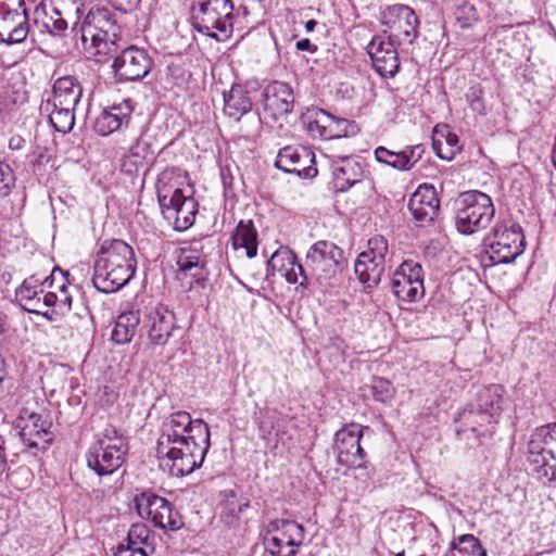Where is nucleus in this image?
Returning <instances> with one entry per match:
<instances>
[{"label": "nucleus", "instance_id": "obj_28", "mask_svg": "<svg viewBox=\"0 0 556 556\" xmlns=\"http://www.w3.org/2000/svg\"><path fill=\"white\" fill-rule=\"evenodd\" d=\"M263 106L274 118L289 114L293 110L294 96L291 87L282 81H274L263 91Z\"/></svg>", "mask_w": 556, "mask_h": 556}, {"label": "nucleus", "instance_id": "obj_3", "mask_svg": "<svg viewBox=\"0 0 556 556\" xmlns=\"http://www.w3.org/2000/svg\"><path fill=\"white\" fill-rule=\"evenodd\" d=\"M180 177V168L168 167L159 174L155 184L162 213L167 220L173 222L177 231L191 227L198 213V202L191 194L185 195L179 188Z\"/></svg>", "mask_w": 556, "mask_h": 556}, {"label": "nucleus", "instance_id": "obj_26", "mask_svg": "<svg viewBox=\"0 0 556 556\" xmlns=\"http://www.w3.org/2000/svg\"><path fill=\"white\" fill-rule=\"evenodd\" d=\"M352 124L346 118H339L325 110H318L307 123V131L313 138L330 140L346 137Z\"/></svg>", "mask_w": 556, "mask_h": 556}, {"label": "nucleus", "instance_id": "obj_20", "mask_svg": "<svg viewBox=\"0 0 556 556\" xmlns=\"http://www.w3.org/2000/svg\"><path fill=\"white\" fill-rule=\"evenodd\" d=\"M207 237L184 242L177 256V276L180 280L191 278L197 281L204 277L206 254L204 253Z\"/></svg>", "mask_w": 556, "mask_h": 556}, {"label": "nucleus", "instance_id": "obj_13", "mask_svg": "<svg viewBox=\"0 0 556 556\" xmlns=\"http://www.w3.org/2000/svg\"><path fill=\"white\" fill-rule=\"evenodd\" d=\"M363 429L361 425L352 422L338 430L334 435V450L338 464L349 468L365 469L366 478L369 480L374 468L368 470V463L365 460L366 453L359 444Z\"/></svg>", "mask_w": 556, "mask_h": 556}, {"label": "nucleus", "instance_id": "obj_21", "mask_svg": "<svg viewBox=\"0 0 556 556\" xmlns=\"http://www.w3.org/2000/svg\"><path fill=\"white\" fill-rule=\"evenodd\" d=\"M366 50L375 71L381 77H395L400 70V58L394 40L383 38L382 36H374Z\"/></svg>", "mask_w": 556, "mask_h": 556}, {"label": "nucleus", "instance_id": "obj_41", "mask_svg": "<svg viewBox=\"0 0 556 556\" xmlns=\"http://www.w3.org/2000/svg\"><path fill=\"white\" fill-rule=\"evenodd\" d=\"M375 157L379 163L386 164L397 170H410L409 159H406L404 151L395 152L386 147H378L375 150Z\"/></svg>", "mask_w": 556, "mask_h": 556}, {"label": "nucleus", "instance_id": "obj_19", "mask_svg": "<svg viewBox=\"0 0 556 556\" xmlns=\"http://www.w3.org/2000/svg\"><path fill=\"white\" fill-rule=\"evenodd\" d=\"M84 11L83 0H53L51 13L47 15L43 25L52 35H62L68 26H72V30L77 36Z\"/></svg>", "mask_w": 556, "mask_h": 556}, {"label": "nucleus", "instance_id": "obj_58", "mask_svg": "<svg viewBox=\"0 0 556 556\" xmlns=\"http://www.w3.org/2000/svg\"><path fill=\"white\" fill-rule=\"evenodd\" d=\"M5 378L4 359L0 356V391L2 390V382Z\"/></svg>", "mask_w": 556, "mask_h": 556}, {"label": "nucleus", "instance_id": "obj_48", "mask_svg": "<svg viewBox=\"0 0 556 556\" xmlns=\"http://www.w3.org/2000/svg\"><path fill=\"white\" fill-rule=\"evenodd\" d=\"M466 100L473 112L480 115H486V106L483 101V88L480 84L473 85L468 89Z\"/></svg>", "mask_w": 556, "mask_h": 556}, {"label": "nucleus", "instance_id": "obj_43", "mask_svg": "<svg viewBox=\"0 0 556 556\" xmlns=\"http://www.w3.org/2000/svg\"><path fill=\"white\" fill-rule=\"evenodd\" d=\"M389 247L388 241L384 237L377 235L368 240V249L363 251L358 256L363 258H369L374 263H380L387 265V255Z\"/></svg>", "mask_w": 556, "mask_h": 556}, {"label": "nucleus", "instance_id": "obj_22", "mask_svg": "<svg viewBox=\"0 0 556 556\" xmlns=\"http://www.w3.org/2000/svg\"><path fill=\"white\" fill-rule=\"evenodd\" d=\"M112 67L121 80H139L151 71L152 60L143 49L130 47L115 58Z\"/></svg>", "mask_w": 556, "mask_h": 556}, {"label": "nucleus", "instance_id": "obj_51", "mask_svg": "<svg viewBox=\"0 0 556 556\" xmlns=\"http://www.w3.org/2000/svg\"><path fill=\"white\" fill-rule=\"evenodd\" d=\"M39 304L40 312L38 314L50 320L53 319L52 315L54 313H51V309H56V294L54 292H43L39 295Z\"/></svg>", "mask_w": 556, "mask_h": 556}, {"label": "nucleus", "instance_id": "obj_29", "mask_svg": "<svg viewBox=\"0 0 556 556\" xmlns=\"http://www.w3.org/2000/svg\"><path fill=\"white\" fill-rule=\"evenodd\" d=\"M83 96V87L76 77L67 75L58 78L53 86L51 97L43 104V110L51 106L64 105L76 108Z\"/></svg>", "mask_w": 556, "mask_h": 556}, {"label": "nucleus", "instance_id": "obj_59", "mask_svg": "<svg viewBox=\"0 0 556 556\" xmlns=\"http://www.w3.org/2000/svg\"><path fill=\"white\" fill-rule=\"evenodd\" d=\"M317 25V22L315 20H309L305 23V29L306 31H313Z\"/></svg>", "mask_w": 556, "mask_h": 556}, {"label": "nucleus", "instance_id": "obj_56", "mask_svg": "<svg viewBox=\"0 0 556 556\" xmlns=\"http://www.w3.org/2000/svg\"><path fill=\"white\" fill-rule=\"evenodd\" d=\"M295 46H296V49L300 51L316 52V50H317V47L313 46L311 40L307 38L299 40Z\"/></svg>", "mask_w": 556, "mask_h": 556}, {"label": "nucleus", "instance_id": "obj_60", "mask_svg": "<svg viewBox=\"0 0 556 556\" xmlns=\"http://www.w3.org/2000/svg\"><path fill=\"white\" fill-rule=\"evenodd\" d=\"M396 556H405V553L401 552V553L396 554Z\"/></svg>", "mask_w": 556, "mask_h": 556}, {"label": "nucleus", "instance_id": "obj_23", "mask_svg": "<svg viewBox=\"0 0 556 556\" xmlns=\"http://www.w3.org/2000/svg\"><path fill=\"white\" fill-rule=\"evenodd\" d=\"M408 208L415 224L419 227L430 225L437 217L440 208V199L432 185H420L410 195Z\"/></svg>", "mask_w": 556, "mask_h": 556}, {"label": "nucleus", "instance_id": "obj_7", "mask_svg": "<svg viewBox=\"0 0 556 556\" xmlns=\"http://www.w3.org/2000/svg\"><path fill=\"white\" fill-rule=\"evenodd\" d=\"M486 266L514 262L525 250L526 240L520 225L513 219L497 220L484 238Z\"/></svg>", "mask_w": 556, "mask_h": 556}, {"label": "nucleus", "instance_id": "obj_31", "mask_svg": "<svg viewBox=\"0 0 556 556\" xmlns=\"http://www.w3.org/2000/svg\"><path fill=\"white\" fill-rule=\"evenodd\" d=\"M332 185L337 192H345L363 178V168L353 157H340L331 164Z\"/></svg>", "mask_w": 556, "mask_h": 556}, {"label": "nucleus", "instance_id": "obj_39", "mask_svg": "<svg viewBox=\"0 0 556 556\" xmlns=\"http://www.w3.org/2000/svg\"><path fill=\"white\" fill-rule=\"evenodd\" d=\"M445 556H486V552L476 536L464 534L452 541L451 549Z\"/></svg>", "mask_w": 556, "mask_h": 556}, {"label": "nucleus", "instance_id": "obj_40", "mask_svg": "<svg viewBox=\"0 0 556 556\" xmlns=\"http://www.w3.org/2000/svg\"><path fill=\"white\" fill-rule=\"evenodd\" d=\"M48 112L49 122L52 127L62 134H68L75 125V108L72 106H51Z\"/></svg>", "mask_w": 556, "mask_h": 556}, {"label": "nucleus", "instance_id": "obj_4", "mask_svg": "<svg viewBox=\"0 0 556 556\" xmlns=\"http://www.w3.org/2000/svg\"><path fill=\"white\" fill-rule=\"evenodd\" d=\"M194 435L187 437L180 444H168L162 448L156 443V456L168 468L170 476L184 477L200 468L210 448L211 433L208 426L195 427Z\"/></svg>", "mask_w": 556, "mask_h": 556}, {"label": "nucleus", "instance_id": "obj_18", "mask_svg": "<svg viewBox=\"0 0 556 556\" xmlns=\"http://www.w3.org/2000/svg\"><path fill=\"white\" fill-rule=\"evenodd\" d=\"M275 166L304 179H312L318 174L315 153L305 146H287L280 149Z\"/></svg>", "mask_w": 556, "mask_h": 556}, {"label": "nucleus", "instance_id": "obj_2", "mask_svg": "<svg viewBox=\"0 0 556 556\" xmlns=\"http://www.w3.org/2000/svg\"><path fill=\"white\" fill-rule=\"evenodd\" d=\"M137 260L132 248L123 240H104L97 253L92 283L102 293H113L134 277Z\"/></svg>", "mask_w": 556, "mask_h": 556}, {"label": "nucleus", "instance_id": "obj_57", "mask_svg": "<svg viewBox=\"0 0 556 556\" xmlns=\"http://www.w3.org/2000/svg\"><path fill=\"white\" fill-rule=\"evenodd\" d=\"M24 143V139L22 137H12L9 142V147L11 149L17 150L21 149Z\"/></svg>", "mask_w": 556, "mask_h": 556}, {"label": "nucleus", "instance_id": "obj_32", "mask_svg": "<svg viewBox=\"0 0 556 556\" xmlns=\"http://www.w3.org/2000/svg\"><path fill=\"white\" fill-rule=\"evenodd\" d=\"M54 271L55 269H53L50 277L43 279L39 278L37 275H31L24 279L22 285L15 290V298L24 311L29 313L40 312L39 295L43 293L41 287L49 281L50 286L52 285Z\"/></svg>", "mask_w": 556, "mask_h": 556}, {"label": "nucleus", "instance_id": "obj_47", "mask_svg": "<svg viewBox=\"0 0 556 556\" xmlns=\"http://www.w3.org/2000/svg\"><path fill=\"white\" fill-rule=\"evenodd\" d=\"M152 154L151 144L141 137L137 138L135 143L129 148V157L132 159V163L136 166L142 165L143 162Z\"/></svg>", "mask_w": 556, "mask_h": 556}, {"label": "nucleus", "instance_id": "obj_53", "mask_svg": "<svg viewBox=\"0 0 556 556\" xmlns=\"http://www.w3.org/2000/svg\"><path fill=\"white\" fill-rule=\"evenodd\" d=\"M403 151L406 154V159H409L412 169L415 164L421 160L425 153V147L422 144L407 146Z\"/></svg>", "mask_w": 556, "mask_h": 556}, {"label": "nucleus", "instance_id": "obj_11", "mask_svg": "<svg viewBox=\"0 0 556 556\" xmlns=\"http://www.w3.org/2000/svg\"><path fill=\"white\" fill-rule=\"evenodd\" d=\"M379 22L386 27L384 34L399 45H413L419 36V18L415 11L402 3L387 5L381 9Z\"/></svg>", "mask_w": 556, "mask_h": 556}, {"label": "nucleus", "instance_id": "obj_9", "mask_svg": "<svg viewBox=\"0 0 556 556\" xmlns=\"http://www.w3.org/2000/svg\"><path fill=\"white\" fill-rule=\"evenodd\" d=\"M495 207L490 195L478 190L460 193L456 200L455 226L462 235H473L491 224Z\"/></svg>", "mask_w": 556, "mask_h": 556}, {"label": "nucleus", "instance_id": "obj_33", "mask_svg": "<svg viewBox=\"0 0 556 556\" xmlns=\"http://www.w3.org/2000/svg\"><path fill=\"white\" fill-rule=\"evenodd\" d=\"M248 509H250L248 497L237 494L233 490H225L220 493V520L227 527H238Z\"/></svg>", "mask_w": 556, "mask_h": 556}, {"label": "nucleus", "instance_id": "obj_36", "mask_svg": "<svg viewBox=\"0 0 556 556\" xmlns=\"http://www.w3.org/2000/svg\"><path fill=\"white\" fill-rule=\"evenodd\" d=\"M235 250L244 249L249 258L257 254V232L252 220H240L231 236Z\"/></svg>", "mask_w": 556, "mask_h": 556}, {"label": "nucleus", "instance_id": "obj_12", "mask_svg": "<svg viewBox=\"0 0 556 556\" xmlns=\"http://www.w3.org/2000/svg\"><path fill=\"white\" fill-rule=\"evenodd\" d=\"M303 540L302 525L288 519H273L266 525L263 544L271 556H294Z\"/></svg>", "mask_w": 556, "mask_h": 556}, {"label": "nucleus", "instance_id": "obj_38", "mask_svg": "<svg viewBox=\"0 0 556 556\" xmlns=\"http://www.w3.org/2000/svg\"><path fill=\"white\" fill-rule=\"evenodd\" d=\"M384 264L374 263V261L369 258H363L361 256L357 257L354 266V270L358 280L365 288H374L376 287L386 270Z\"/></svg>", "mask_w": 556, "mask_h": 556}, {"label": "nucleus", "instance_id": "obj_24", "mask_svg": "<svg viewBox=\"0 0 556 556\" xmlns=\"http://www.w3.org/2000/svg\"><path fill=\"white\" fill-rule=\"evenodd\" d=\"M200 426H207L202 419H192L190 414L185 410H179L170 414L164 419L161 427V434L156 443H162V448L168 444H180L189 435H194V428Z\"/></svg>", "mask_w": 556, "mask_h": 556}, {"label": "nucleus", "instance_id": "obj_17", "mask_svg": "<svg viewBox=\"0 0 556 556\" xmlns=\"http://www.w3.org/2000/svg\"><path fill=\"white\" fill-rule=\"evenodd\" d=\"M392 290L404 302L414 303L425 295L424 269L413 260L404 261L393 273Z\"/></svg>", "mask_w": 556, "mask_h": 556}, {"label": "nucleus", "instance_id": "obj_6", "mask_svg": "<svg viewBox=\"0 0 556 556\" xmlns=\"http://www.w3.org/2000/svg\"><path fill=\"white\" fill-rule=\"evenodd\" d=\"M128 452L127 440L116 427L109 425L94 435L87 453V466L98 476L115 472L125 462Z\"/></svg>", "mask_w": 556, "mask_h": 556}, {"label": "nucleus", "instance_id": "obj_10", "mask_svg": "<svg viewBox=\"0 0 556 556\" xmlns=\"http://www.w3.org/2000/svg\"><path fill=\"white\" fill-rule=\"evenodd\" d=\"M528 462L540 479L556 486V424L542 426L531 434Z\"/></svg>", "mask_w": 556, "mask_h": 556}, {"label": "nucleus", "instance_id": "obj_55", "mask_svg": "<svg viewBox=\"0 0 556 556\" xmlns=\"http://www.w3.org/2000/svg\"><path fill=\"white\" fill-rule=\"evenodd\" d=\"M115 556H148L142 547L126 546L117 551Z\"/></svg>", "mask_w": 556, "mask_h": 556}, {"label": "nucleus", "instance_id": "obj_16", "mask_svg": "<svg viewBox=\"0 0 556 556\" xmlns=\"http://www.w3.org/2000/svg\"><path fill=\"white\" fill-rule=\"evenodd\" d=\"M141 326L154 345H165L178 328L175 313L161 303H151L141 308Z\"/></svg>", "mask_w": 556, "mask_h": 556}, {"label": "nucleus", "instance_id": "obj_44", "mask_svg": "<svg viewBox=\"0 0 556 556\" xmlns=\"http://www.w3.org/2000/svg\"><path fill=\"white\" fill-rule=\"evenodd\" d=\"M279 412L275 408H264L258 416V430L262 439L267 440L276 429L279 421Z\"/></svg>", "mask_w": 556, "mask_h": 556}, {"label": "nucleus", "instance_id": "obj_8", "mask_svg": "<svg viewBox=\"0 0 556 556\" xmlns=\"http://www.w3.org/2000/svg\"><path fill=\"white\" fill-rule=\"evenodd\" d=\"M233 10L231 0H204L192 7V26L199 33L224 42L233 33Z\"/></svg>", "mask_w": 556, "mask_h": 556}, {"label": "nucleus", "instance_id": "obj_14", "mask_svg": "<svg viewBox=\"0 0 556 556\" xmlns=\"http://www.w3.org/2000/svg\"><path fill=\"white\" fill-rule=\"evenodd\" d=\"M135 506L141 518L150 520L160 529L175 531L182 526L180 515L172 504L150 490L135 496Z\"/></svg>", "mask_w": 556, "mask_h": 556}, {"label": "nucleus", "instance_id": "obj_54", "mask_svg": "<svg viewBox=\"0 0 556 556\" xmlns=\"http://www.w3.org/2000/svg\"><path fill=\"white\" fill-rule=\"evenodd\" d=\"M108 1L112 4V7L115 10H118L123 13H130L139 7L141 0H108Z\"/></svg>", "mask_w": 556, "mask_h": 556}, {"label": "nucleus", "instance_id": "obj_30", "mask_svg": "<svg viewBox=\"0 0 556 556\" xmlns=\"http://www.w3.org/2000/svg\"><path fill=\"white\" fill-rule=\"evenodd\" d=\"M498 416L468 405L459 413L463 432L470 431L476 438L491 435L497 424Z\"/></svg>", "mask_w": 556, "mask_h": 556}, {"label": "nucleus", "instance_id": "obj_45", "mask_svg": "<svg viewBox=\"0 0 556 556\" xmlns=\"http://www.w3.org/2000/svg\"><path fill=\"white\" fill-rule=\"evenodd\" d=\"M370 389L374 399L381 403L390 401L394 395L392 383L384 378H374Z\"/></svg>", "mask_w": 556, "mask_h": 556}, {"label": "nucleus", "instance_id": "obj_50", "mask_svg": "<svg viewBox=\"0 0 556 556\" xmlns=\"http://www.w3.org/2000/svg\"><path fill=\"white\" fill-rule=\"evenodd\" d=\"M59 292L60 293L56 294V309H51V313L65 315L71 311L72 296L64 283L59 287Z\"/></svg>", "mask_w": 556, "mask_h": 556}, {"label": "nucleus", "instance_id": "obj_1", "mask_svg": "<svg viewBox=\"0 0 556 556\" xmlns=\"http://www.w3.org/2000/svg\"><path fill=\"white\" fill-rule=\"evenodd\" d=\"M267 264L273 270L285 271L290 283H296L299 277H302L299 285L307 288L312 279H315L320 286L328 282L343 270L346 261L342 249L336 243L319 240L307 251L305 266L296 262V257L291 251L275 252Z\"/></svg>", "mask_w": 556, "mask_h": 556}, {"label": "nucleus", "instance_id": "obj_5", "mask_svg": "<svg viewBox=\"0 0 556 556\" xmlns=\"http://www.w3.org/2000/svg\"><path fill=\"white\" fill-rule=\"evenodd\" d=\"M83 50L92 56H104L112 52L121 33L115 13L106 8L92 7L78 28Z\"/></svg>", "mask_w": 556, "mask_h": 556}, {"label": "nucleus", "instance_id": "obj_34", "mask_svg": "<svg viewBox=\"0 0 556 556\" xmlns=\"http://www.w3.org/2000/svg\"><path fill=\"white\" fill-rule=\"evenodd\" d=\"M224 112L235 121L240 118L252 110L253 101L249 91L240 84H233L228 91L223 92Z\"/></svg>", "mask_w": 556, "mask_h": 556}, {"label": "nucleus", "instance_id": "obj_52", "mask_svg": "<svg viewBox=\"0 0 556 556\" xmlns=\"http://www.w3.org/2000/svg\"><path fill=\"white\" fill-rule=\"evenodd\" d=\"M149 538V530L143 525H132L127 535V546L139 547V543H144Z\"/></svg>", "mask_w": 556, "mask_h": 556}, {"label": "nucleus", "instance_id": "obj_35", "mask_svg": "<svg viewBox=\"0 0 556 556\" xmlns=\"http://www.w3.org/2000/svg\"><path fill=\"white\" fill-rule=\"evenodd\" d=\"M141 325V308L121 313L112 330V340L117 344L128 343Z\"/></svg>", "mask_w": 556, "mask_h": 556}, {"label": "nucleus", "instance_id": "obj_25", "mask_svg": "<svg viewBox=\"0 0 556 556\" xmlns=\"http://www.w3.org/2000/svg\"><path fill=\"white\" fill-rule=\"evenodd\" d=\"M134 111L132 101L124 99L119 103H114L104 109L94 122V131L100 136H109L123 126H128Z\"/></svg>", "mask_w": 556, "mask_h": 556}, {"label": "nucleus", "instance_id": "obj_42", "mask_svg": "<svg viewBox=\"0 0 556 556\" xmlns=\"http://www.w3.org/2000/svg\"><path fill=\"white\" fill-rule=\"evenodd\" d=\"M432 147L440 159L447 161L452 160L462 149L457 136L451 132L442 138L433 137Z\"/></svg>", "mask_w": 556, "mask_h": 556}, {"label": "nucleus", "instance_id": "obj_49", "mask_svg": "<svg viewBox=\"0 0 556 556\" xmlns=\"http://www.w3.org/2000/svg\"><path fill=\"white\" fill-rule=\"evenodd\" d=\"M15 177L12 168L0 162V198L7 197L14 187Z\"/></svg>", "mask_w": 556, "mask_h": 556}, {"label": "nucleus", "instance_id": "obj_15", "mask_svg": "<svg viewBox=\"0 0 556 556\" xmlns=\"http://www.w3.org/2000/svg\"><path fill=\"white\" fill-rule=\"evenodd\" d=\"M28 34L24 0H0V42L20 43Z\"/></svg>", "mask_w": 556, "mask_h": 556}, {"label": "nucleus", "instance_id": "obj_46", "mask_svg": "<svg viewBox=\"0 0 556 556\" xmlns=\"http://www.w3.org/2000/svg\"><path fill=\"white\" fill-rule=\"evenodd\" d=\"M455 14L457 23L462 28H468L479 20L476 7L467 1L458 5Z\"/></svg>", "mask_w": 556, "mask_h": 556}, {"label": "nucleus", "instance_id": "obj_37", "mask_svg": "<svg viewBox=\"0 0 556 556\" xmlns=\"http://www.w3.org/2000/svg\"><path fill=\"white\" fill-rule=\"evenodd\" d=\"M504 389L500 384H491L481 389L476 397L475 403L470 406L481 408L500 417L502 413Z\"/></svg>", "mask_w": 556, "mask_h": 556}, {"label": "nucleus", "instance_id": "obj_27", "mask_svg": "<svg viewBox=\"0 0 556 556\" xmlns=\"http://www.w3.org/2000/svg\"><path fill=\"white\" fill-rule=\"evenodd\" d=\"M18 427L21 440L29 448H38L40 444L52 441L51 422L40 414L31 413L21 417Z\"/></svg>", "mask_w": 556, "mask_h": 556}]
</instances>
